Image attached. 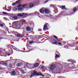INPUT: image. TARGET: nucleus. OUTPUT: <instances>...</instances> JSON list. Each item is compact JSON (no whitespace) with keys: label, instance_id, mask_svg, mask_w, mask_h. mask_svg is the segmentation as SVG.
<instances>
[{"label":"nucleus","instance_id":"nucleus-1","mask_svg":"<svg viewBox=\"0 0 78 78\" xmlns=\"http://www.w3.org/2000/svg\"><path fill=\"white\" fill-rule=\"evenodd\" d=\"M39 0H35L33 2V3H30L29 4H27L26 6V8H31L34 6V5L36 6L37 5L39 4Z\"/></svg>","mask_w":78,"mask_h":78},{"label":"nucleus","instance_id":"nucleus-2","mask_svg":"<svg viewBox=\"0 0 78 78\" xmlns=\"http://www.w3.org/2000/svg\"><path fill=\"white\" fill-rule=\"evenodd\" d=\"M20 24L19 22V24H17V22L16 21H15L12 23V28H16V29H19L20 27H21V26H20Z\"/></svg>","mask_w":78,"mask_h":78},{"label":"nucleus","instance_id":"nucleus-3","mask_svg":"<svg viewBox=\"0 0 78 78\" xmlns=\"http://www.w3.org/2000/svg\"><path fill=\"white\" fill-rule=\"evenodd\" d=\"M34 75H37V76H42L43 77H44V75L42 74V73H41L38 72V73H37V71H34L33 72V73L30 76V77H33V76Z\"/></svg>","mask_w":78,"mask_h":78},{"label":"nucleus","instance_id":"nucleus-4","mask_svg":"<svg viewBox=\"0 0 78 78\" xmlns=\"http://www.w3.org/2000/svg\"><path fill=\"white\" fill-rule=\"evenodd\" d=\"M40 11L41 13H44L45 12L46 14H50V11L48 9H46L45 10V9L44 8H42L40 10Z\"/></svg>","mask_w":78,"mask_h":78},{"label":"nucleus","instance_id":"nucleus-5","mask_svg":"<svg viewBox=\"0 0 78 78\" xmlns=\"http://www.w3.org/2000/svg\"><path fill=\"white\" fill-rule=\"evenodd\" d=\"M60 66V64L58 63L56 64L51 65L50 67V70H54L55 67H56V66Z\"/></svg>","mask_w":78,"mask_h":78},{"label":"nucleus","instance_id":"nucleus-6","mask_svg":"<svg viewBox=\"0 0 78 78\" xmlns=\"http://www.w3.org/2000/svg\"><path fill=\"white\" fill-rule=\"evenodd\" d=\"M19 22H20V26L21 27L23 25V22H24L25 23H26V20H21L19 21Z\"/></svg>","mask_w":78,"mask_h":78},{"label":"nucleus","instance_id":"nucleus-7","mask_svg":"<svg viewBox=\"0 0 78 78\" xmlns=\"http://www.w3.org/2000/svg\"><path fill=\"white\" fill-rule=\"evenodd\" d=\"M27 15H28V13H18L17 14L18 16H19L20 17H23V16H26Z\"/></svg>","mask_w":78,"mask_h":78},{"label":"nucleus","instance_id":"nucleus-8","mask_svg":"<svg viewBox=\"0 0 78 78\" xmlns=\"http://www.w3.org/2000/svg\"><path fill=\"white\" fill-rule=\"evenodd\" d=\"M32 65L31 64L29 63H26L25 67H27V68H31L32 67Z\"/></svg>","mask_w":78,"mask_h":78},{"label":"nucleus","instance_id":"nucleus-9","mask_svg":"<svg viewBox=\"0 0 78 78\" xmlns=\"http://www.w3.org/2000/svg\"><path fill=\"white\" fill-rule=\"evenodd\" d=\"M48 24H45L44 25V27L43 28V30L44 31H45L46 30H48V28H47V25Z\"/></svg>","mask_w":78,"mask_h":78},{"label":"nucleus","instance_id":"nucleus-10","mask_svg":"<svg viewBox=\"0 0 78 78\" xmlns=\"http://www.w3.org/2000/svg\"><path fill=\"white\" fill-rule=\"evenodd\" d=\"M60 7L63 10H66L67 9L66 8V6L65 5L60 6Z\"/></svg>","mask_w":78,"mask_h":78},{"label":"nucleus","instance_id":"nucleus-11","mask_svg":"<svg viewBox=\"0 0 78 78\" xmlns=\"http://www.w3.org/2000/svg\"><path fill=\"white\" fill-rule=\"evenodd\" d=\"M17 37H22V35L20 34H16Z\"/></svg>","mask_w":78,"mask_h":78},{"label":"nucleus","instance_id":"nucleus-12","mask_svg":"<svg viewBox=\"0 0 78 78\" xmlns=\"http://www.w3.org/2000/svg\"><path fill=\"white\" fill-rule=\"evenodd\" d=\"M13 62H20V60L19 59H13Z\"/></svg>","mask_w":78,"mask_h":78},{"label":"nucleus","instance_id":"nucleus-13","mask_svg":"<svg viewBox=\"0 0 78 78\" xmlns=\"http://www.w3.org/2000/svg\"><path fill=\"white\" fill-rule=\"evenodd\" d=\"M5 62H6L7 63H10V62H13V59H10L8 61H5Z\"/></svg>","mask_w":78,"mask_h":78},{"label":"nucleus","instance_id":"nucleus-14","mask_svg":"<svg viewBox=\"0 0 78 78\" xmlns=\"http://www.w3.org/2000/svg\"><path fill=\"white\" fill-rule=\"evenodd\" d=\"M68 61H69V62H72V64L73 65L74 64V63H76V61H74V62L72 61V60H68Z\"/></svg>","mask_w":78,"mask_h":78},{"label":"nucleus","instance_id":"nucleus-15","mask_svg":"<svg viewBox=\"0 0 78 78\" xmlns=\"http://www.w3.org/2000/svg\"><path fill=\"white\" fill-rule=\"evenodd\" d=\"M77 9H78V6H77L76 7V8H74L73 9V12H75V11H76Z\"/></svg>","mask_w":78,"mask_h":78},{"label":"nucleus","instance_id":"nucleus-16","mask_svg":"<svg viewBox=\"0 0 78 78\" xmlns=\"http://www.w3.org/2000/svg\"><path fill=\"white\" fill-rule=\"evenodd\" d=\"M38 14V12H36L33 13L29 14V15L30 16V15H34V14Z\"/></svg>","mask_w":78,"mask_h":78},{"label":"nucleus","instance_id":"nucleus-17","mask_svg":"<svg viewBox=\"0 0 78 78\" xmlns=\"http://www.w3.org/2000/svg\"><path fill=\"white\" fill-rule=\"evenodd\" d=\"M59 58V56L58 55H55V60H57L58 58Z\"/></svg>","mask_w":78,"mask_h":78},{"label":"nucleus","instance_id":"nucleus-18","mask_svg":"<svg viewBox=\"0 0 78 78\" xmlns=\"http://www.w3.org/2000/svg\"><path fill=\"white\" fill-rule=\"evenodd\" d=\"M53 37H55V39H56V40H57V41H58L59 42H60V40H59L58 39V37H56V36H55V35H54Z\"/></svg>","mask_w":78,"mask_h":78},{"label":"nucleus","instance_id":"nucleus-19","mask_svg":"<svg viewBox=\"0 0 78 78\" xmlns=\"http://www.w3.org/2000/svg\"><path fill=\"white\" fill-rule=\"evenodd\" d=\"M23 9L22 7V8H19L18 9V11H23Z\"/></svg>","mask_w":78,"mask_h":78},{"label":"nucleus","instance_id":"nucleus-20","mask_svg":"<svg viewBox=\"0 0 78 78\" xmlns=\"http://www.w3.org/2000/svg\"><path fill=\"white\" fill-rule=\"evenodd\" d=\"M13 74V75H15L16 74V72L14 71H13L11 72Z\"/></svg>","mask_w":78,"mask_h":78},{"label":"nucleus","instance_id":"nucleus-21","mask_svg":"<svg viewBox=\"0 0 78 78\" xmlns=\"http://www.w3.org/2000/svg\"><path fill=\"white\" fill-rule=\"evenodd\" d=\"M39 64L38 63H36L34 65V67H37L39 66Z\"/></svg>","mask_w":78,"mask_h":78},{"label":"nucleus","instance_id":"nucleus-22","mask_svg":"<svg viewBox=\"0 0 78 78\" xmlns=\"http://www.w3.org/2000/svg\"><path fill=\"white\" fill-rule=\"evenodd\" d=\"M26 30L27 31H31V28L29 27H26Z\"/></svg>","mask_w":78,"mask_h":78},{"label":"nucleus","instance_id":"nucleus-23","mask_svg":"<svg viewBox=\"0 0 78 78\" xmlns=\"http://www.w3.org/2000/svg\"><path fill=\"white\" fill-rule=\"evenodd\" d=\"M13 18L14 20H17L18 19V18H17V16H15L13 17Z\"/></svg>","mask_w":78,"mask_h":78},{"label":"nucleus","instance_id":"nucleus-24","mask_svg":"<svg viewBox=\"0 0 78 78\" xmlns=\"http://www.w3.org/2000/svg\"><path fill=\"white\" fill-rule=\"evenodd\" d=\"M0 13H3V14L5 15H7V14H8V13L4 12H0Z\"/></svg>","mask_w":78,"mask_h":78},{"label":"nucleus","instance_id":"nucleus-25","mask_svg":"<svg viewBox=\"0 0 78 78\" xmlns=\"http://www.w3.org/2000/svg\"><path fill=\"white\" fill-rule=\"evenodd\" d=\"M27 4H23L22 5V8H24V7H25V6H26V8H27Z\"/></svg>","mask_w":78,"mask_h":78},{"label":"nucleus","instance_id":"nucleus-26","mask_svg":"<svg viewBox=\"0 0 78 78\" xmlns=\"http://www.w3.org/2000/svg\"><path fill=\"white\" fill-rule=\"evenodd\" d=\"M16 66H17V67H20V66H21V64L20 63H18L16 64Z\"/></svg>","mask_w":78,"mask_h":78},{"label":"nucleus","instance_id":"nucleus-27","mask_svg":"<svg viewBox=\"0 0 78 78\" xmlns=\"http://www.w3.org/2000/svg\"><path fill=\"white\" fill-rule=\"evenodd\" d=\"M12 45H11V44H9V45H7V47L8 48H12Z\"/></svg>","mask_w":78,"mask_h":78},{"label":"nucleus","instance_id":"nucleus-28","mask_svg":"<svg viewBox=\"0 0 78 78\" xmlns=\"http://www.w3.org/2000/svg\"><path fill=\"white\" fill-rule=\"evenodd\" d=\"M12 48H13V49L15 50H16V49H17V48L13 45H12Z\"/></svg>","mask_w":78,"mask_h":78},{"label":"nucleus","instance_id":"nucleus-29","mask_svg":"<svg viewBox=\"0 0 78 78\" xmlns=\"http://www.w3.org/2000/svg\"><path fill=\"white\" fill-rule=\"evenodd\" d=\"M41 69H46V68L45 66H42L41 67Z\"/></svg>","mask_w":78,"mask_h":78},{"label":"nucleus","instance_id":"nucleus-30","mask_svg":"<svg viewBox=\"0 0 78 78\" xmlns=\"http://www.w3.org/2000/svg\"><path fill=\"white\" fill-rule=\"evenodd\" d=\"M13 11H17V7H14L13 8Z\"/></svg>","mask_w":78,"mask_h":78},{"label":"nucleus","instance_id":"nucleus-31","mask_svg":"<svg viewBox=\"0 0 78 78\" xmlns=\"http://www.w3.org/2000/svg\"><path fill=\"white\" fill-rule=\"evenodd\" d=\"M44 75L45 76H50V75L47 73H46L44 74Z\"/></svg>","mask_w":78,"mask_h":78},{"label":"nucleus","instance_id":"nucleus-32","mask_svg":"<svg viewBox=\"0 0 78 78\" xmlns=\"http://www.w3.org/2000/svg\"><path fill=\"white\" fill-rule=\"evenodd\" d=\"M67 64V63H65V66H69V65L70 64V63H69V64H68V65Z\"/></svg>","mask_w":78,"mask_h":78},{"label":"nucleus","instance_id":"nucleus-33","mask_svg":"<svg viewBox=\"0 0 78 78\" xmlns=\"http://www.w3.org/2000/svg\"><path fill=\"white\" fill-rule=\"evenodd\" d=\"M21 73H22V74H24L25 72V71H24V70H22L21 71Z\"/></svg>","mask_w":78,"mask_h":78},{"label":"nucleus","instance_id":"nucleus-34","mask_svg":"<svg viewBox=\"0 0 78 78\" xmlns=\"http://www.w3.org/2000/svg\"><path fill=\"white\" fill-rule=\"evenodd\" d=\"M0 62L1 64H2V65H3V64H4L5 62L4 61H1Z\"/></svg>","mask_w":78,"mask_h":78},{"label":"nucleus","instance_id":"nucleus-35","mask_svg":"<svg viewBox=\"0 0 78 78\" xmlns=\"http://www.w3.org/2000/svg\"><path fill=\"white\" fill-rule=\"evenodd\" d=\"M22 6V4H20V5H18V6H17V7L18 8H19V7H21V6Z\"/></svg>","mask_w":78,"mask_h":78},{"label":"nucleus","instance_id":"nucleus-36","mask_svg":"<svg viewBox=\"0 0 78 78\" xmlns=\"http://www.w3.org/2000/svg\"><path fill=\"white\" fill-rule=\"evenodd\" d=\"M0 27H3V25L0 23Z\"/></svg>","mask_w":78,"mask_h":78},{"label":"nucleus","instance_id":"nucleus-37","mask_svg":"<svg viewBox=\"0 0 78 78\" xmlns=\"http://www.w3.org/2000/svg\"><path fill=\"white\" fill-rule=\"evenodd\" d=\"M64 48H69V47L67 46L66 45L65 46H64Z\"/></svg>","mask_w":78,"mask_h":78},{"label":"nucleus","instance_id":"nucleus-38","mask_svg":"<svg viewBox=\"0 0 78 78\" xmlns=\"http://www.w3.org/2000/svg\"><path fill=\"white\" fill-rule=\"evenodd\" d=\"M57 43H58L57 42H53V44H57Z\"/></svg>","mask_w":78,"mask_h":78},{"label":"nucleus","instance_id":"nucleus-39","mask_svg":"<svg viewBox=\"0 0 78 78\" xmlns=\"http://www.w3.org/2000/svg\"><path fill=\"white\" fill-rule=\"evenodd\" d=\"M16 5V3H13L12 4V6H14L15 5Z\"/></svg>","mask_w":78,"mask_h":78},{"label":"nucleus","instance_id":"nucleus-40","mask_svg":"<svg viewBox=\"0 0 78 78\" xmlns=\"http://www.w3.org/2000/svg\"><path fill=\"white\" fill-rule=\"evenodd\" d=\"M54 12H58V10L57 9H55L54 10Z\"/></svg>","mask_w":78,"mask_h":78},{"label":"nucleus","instance_id":"nucleus-41","mask_svg":"<svg viewBox=\"0 0 78 78\" xmlns=\"http://www.w3.org/2000/svg\"><path fill=\"white\" fill-rule=\"evenodd\" d=\"M38 17H40V18H42L43 17V16H42V15H39Z\"/></svg>","mask_w":78,"mask_h":78},{"label":"nucleus","instance_id":"nucleus-42","mask_svg":"<svg viewBox=\"0 0 78 78\" xmlns=\"http://www.w3.org/2000/svg\"><path fill=\"white\" fill-rule=\"evenodd\" d=\"M3 65H4V66H7V63L4 62V63Z\"/></svg>","mask_w":78,"mask_h":78},{"label":"nucleus","instance_id":"nucleus-43","mask_svg":"<svg viewBox=\"0 0 78 78\" xmlns=\"http://www.w3.org/2000/svg\"><path fill=\"white\" fill-rule=\"evenodd\" d=\"M3 19L5 20H7V18L5 17L3 18Z\"/></svg>","mask_w":78,"mask_h":78},{"label":"nucleus","instance_id":"nucleus-44","mask_svg":"<svg viewBox=\"0 0 78 78\" xmlns=\"http://www.w3.org/2000/svg\"><path fill=\"white\" fill-rule=\"evenodd\" d=\"M50 75H49V76H48L46 77L47 78H50Z\"/></svg>","mask_w":78,"mask_h":78},{"label":"nucleus","instance_id":"nucleus-45","mask_svg":"<svg viewBox=\"0 0 78 78\" xmlns=\"http://www.w3.org/2000/svg\"><path fill=\"white\" fill-rule=\"evenodd\" d=\"M19 1H16V4H17V3H19Z\"/></svg>","mask_w":78,"mask_h":78},{"label":"nucleus","instance_id":"nucleus-46","mask_svg":"<svg viewBox=\"0 0 78 78\" xmlns=\"http://www.w3.org/2000/svg\"><path fill=\"white\" fill-rule=\"evenodd\" d=\"M12 64H10L9 65V67H12Z\"/></svg>","mask_w":78,"mask_h":78},{"label":"nucleus","instance_id":"nucleus-47","mask_svg":"<svg viewBox=\"0 0 78 78\" xmlns=\"http://www.w3.org/2000/svg\"><path fill=\"white\" fill-rule=\"evenodd\" d=\"M49 0H47V1H46L45 2V3H47L48 2V1H49Z\"/></svg>","mask_w":78,"mask_h":78},{"label":"nucleus","instance_id":"nucleus-48","mask_svg":"<svg viewBox=\"0 0 78 78\" xmlns=\"http://www.w3.org/2000/svg\"><path fill=\"white\" fill-rule=\"evenodd\" d=\"M33 43V41H30L29 43L30 44H32V43Z\"/></svg>","mask_w":78,"mask_h":78},{"label":"nucleus","instance_id":"nucleus-49","mask_svg":"<svg viewBox=\"0 0 78 78\" xmlns=\"http://www.w3.org/2000/svg\"><path fill=\"white\" fill-rule=\"evenodd\" d=\"M9 9H10L11 11V7H9Z\"/></svg>","mask_w":78,"mask_h":78},{"label":"nucleus","instance_id":"nucleus-50","mask_svg":"<svg viewBox=\"0 0 78 78\" xmlns=\"http://www.w3.org/2000/svg\"><path fill=\"white\" fill-rule=\"evenodd\" d=\"M7 11H11V9H7Z\"/></svg>","mask_w":78,"mask_h":78},{"label":"nucleus","instance_id":"nucleus-51","mask_svg":"<svg viewBox=\"0 0 78 78\" xmlns=\"http://www.w3.org/2000/svg\"><path fill=\"white\" fill-rule=\"evenodd\" d=\"M58 44H59V45H61L62 44L60 42L58 43Z\"/></svg>","mask_w":78,"mask_h":78},{"label":"nucleus","instance_id":"nucleus-52","mask_svg":"<svg viewBox=\"0 0 78 78\" xmlns=\"http://www.w3.org/2000/svg\"><path fill=\"white\" fill-rule=\"evenodd\" d=\"M42 31V29H40V30H38V31Z\"/></svg>","mask_w":78,"mask_h":78},{"label":"nucleus","instance_id":"nucleus-53","mask_svg":"<svg viewBox=\"0 0 78 78\" xmlns=\"http://www.w3.org/2000/svg\"><path fill=\"white\" fill-rule=\"evenodd\" d=\"M50 6H55V5H53L51 4L50 5Z\"/></svg>","mask_w":78,"mask_h":78},{"label":"nucleus","instance_id":"nucleus-54","mask_svg":"<svg viewBox=\"0 0 78 78\" xmlns=\"http://www.w3.org/2000/svg\"><path fill=\"white\" fill-rule=\"evenodd\" d=\"M7 55V56H9L10 55V54H9L8 53Z\"/></svg>","mask_w":78,"mask_h":78},{"label":"nucleus","instance_id":"nucleus-55","mask_svg":"<svg viewBox=\"0 0 78 78\" xmlns=\"http://www.w3.org/2000/svg\"><path fill=\"white\" fill-rule=\"evenodd\" d=\"M3 39V38H1V36H0V39Z\"/></svg>","mask_w":78,"mask_h":78},{"label":"nucleus","instance_id":"nucleus-56","mask_svg":"<svg viewBox=\"0 0 78 78\" xmlns=\"http://www.w3.org/2000/svg\"><path fill=\"white\" fill-rule=\"evenodd\" d=\"M58 51H56L55 53V54H56V53H58Z\"/></svg>","mask_w":78,"mask_h":78},{"label":"nucleus","instance_id":"nucleus-57","mask_svg":"<svg viewBox=\"0 0 78 78\" xmlns=\"http://www.w3.org/2000/svg\"><path fill=\"white\" fill-rule=\"evenodd\" d=\"M24 69L25 70L26 69V68H25V67H24Z\"/></svg>","mask_w":78,"mask_h":78},{"label":"nucleus","instance_id":"nucleus-58","mask_svg":"<svg viewBox=\"0 0 78 78\" xmlns=\"http://www.w3.org/2000/svg\"><path fill=\"white\" fill-rule=\"evenodd\" d=\"M34 50L33 49H31V51H32V50Z\"/></svg>","mask_w":78,"mask_h":78},{"label":"nucleus","instance_id":"nucleus-59","mask_svg":"<svg viewBox=\"0 0 78 78\" xmlns=\"http://www.w3.org/2000/svg\"><path fill=\"white\" fill-rule=\"evenodd\" d=\"M38 37H41V36H38Z\"/></svg>","mask_w":78,"mask_h":78},{"label":"nucleus","instance_id":"nucleus-60","mask_svg":"<svg viewBox=\"0 0 78 78\" xmlns=\"http://www.w3.org/2000/svg\"><path fill=\"white\" fill-rule=\"evenodd\" d=\"M69 46H70V47H72V46H71V45H70L69 44Z\"/></svg>","mask_w":78,"mask_h":78},{"label":"nucleus","instance_id":"nucleus-61","mask_svg":"<svg viewBox=\"0 0 78 78\" xmlns=\"http://www.w3.org/2000/svg\"><path fill=\"white\" fill-rule=\"evenodd\" d=\"M54 41H55V42H56V40H54Z\"/></svg>","mask_w":78,"mask_h":78},{"label":"nucleus","instance_id":"nucleus-62","mask_svg":"<svg viewBox=\"0 0 78 78\" xmlns=\"http://www.w3.org/2000/svg\"><path fill=\"white\" fill-rule=\"evenodd\" d=\"M0 15L1 16H2V14H0Z\"/></svg>","mask_w":78,"mask_h":78},{"label":"nucleus","instance_id":"nucleus-63","mask_svg":"<svg viewBox=\"0 0 78 78\" xmlns=\"http://www.w3.org/2000/svg\"><path fill=\"white\" fill-rule=\"evenodd\" d=\"M27 39H28V38H27Z\"/></svg>","mask_w":78,"mask_h":78},{"label":"nucleus","instance_id":"nucleus-64","mask_svg":"<svg viewBox=\"0 0 78 78\" xmlns=\"http://www.w3.org/2000/svg\"><path fill=\"white\" fill-rule=\"evenodd\" d=\"M9 27H11V26H10Z\"/></svg>","mask_w":78,"mask_h":78}]
</instances>
